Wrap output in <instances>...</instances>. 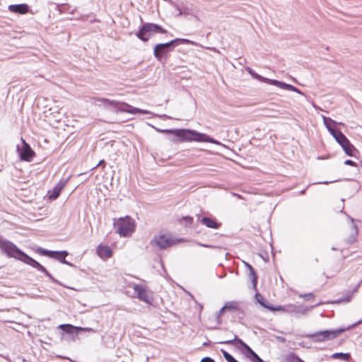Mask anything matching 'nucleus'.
<instances>
[{
  "label": "nucleus",
  "mask_w": 362,
  "mask_h": 362,
  "mask_svg": "<svg viewBox=\"0 0 362 362\" xmlns=\"http://www.w3.org/2000/svg\"><path fill=\"white\" fill-rule=\"evenodd\" d=\"M0 249L7 254L9 257L16 258L24 263L37 269L38 271L43 272L49 279L57 284H59L49 272L38 262L29 257L20 249H18L13 243L4 239L0 235Z\"/></svg>",
  "instance_id": "1"
},
{
  "label": "nucleus",
  "mask_w": 362,
  "mask_h": 362,
  "mask_svg": "<svg viewBox=\"0 0 362 362\" xmlns=\"http://www.w3.org/2000/svg\"><path fill=\"white\" fill-rule=\"evenodd\" d=\"M163 132L173 134L180 139V142L184 141H198V142H209L215 144H220V143L214 139L210 137L206 134L200 133L196 130L187 129H166L162 130Z\"/></svg>",
  "instance_id": "2"
},
{
  "label": "nucleus",
  "mask_w": 362,
  "mask_h": 362,
  "mask_svg": "<svg viewBox=\"0 0 362 362\" xmlns=\"http://www.w3.org/2000/svg\"><path fill=\"white\" fill-rule=\"evenodd\" d=\"M116 233L121 237L130 236L135 230V223L133 218L127 216L119 218L114 222Z\"/></svg>",
  "instance_id": "3"
},
{
  "label": "nucleus",
  "mask_w": 362,
  "mask_h": 362,
  "mask_svg": "<svg viewBox=\"0 0 362 362\" xmlns=\"http://www.w3.org/2000/svg\"><path fill=\"white\" fill-rule=\"evenodd\" d=\"M190 41L187 39L177 38L166 43H160L156 45L153 50V54L158 59H160L163 56L173 50V49L181 43H189Z\"/></svg>",
  "instance_id": "4"
},
{
  "label": "nucleus",
  "mask_w": 362,
  "mask_h": 362,
  "mask_svg": "<svg viewBox=\"0 0 362 362\" xmlns=\"http://www.w3.org/2000/svg\"><path fill=\"white\" fill-rule=\"evenodd\" d=\"M167 30L158 24L151 23H144L136 33L138 38L144 42H147L150 37L155 33H166Z\"/></svg>",
  "instance_id": "5"
},
{
  "label": "nucleus",
  "mask_w": 362,
  "mask_h": 362,
  "mask_svg": "<svg viewBox=\"0 0 362 362\" xmlns=\"http://www.w3.org/2000/svg\"><path fill=\"white\" fill-rule=\"evenodd\" d=\"M220 343L235 346H236V344H238L248 353L247 357L252 362H264V361L247 344H245L242 339H239L236 335L232 339L221 341Z\"/></svg>",
  "instance_id": "6"
},
{
  "label": "nucleus",
  "mask_w": 362,
  "mask_h": 362,
  "mask_svg": "<svg viewBox=\"0 0 362 362\" xmlns=\"http://www.w3.org/2000/svg\"><path fill=\"white\" fill-rule=\"evenodd\" d=\"M345 329H329L315 332L310 335V338L316 342L325 341L335 339L339 334L342 333Z\"/></svg>",
  "instance_id": "7"
},
{
  "label": "nucleus",
  "mask_w": 362,
  "mask_h": 362,
  "mask_svg": "<svg viewBox=\"0 0 362 362\" xmlns=\"http://www.w3.org/2000/svg\"><path fill=\"white\" fill-rule=\"evenodd\" d=\"M98 100L103 102V103L104 105H109L113 107L118 108L122 112H129L132 114H136V113H141V114H144V115L151 114V112L148 110H141V109L136 108V107H133L128 104H124V105L125 107H127V108L120 107L119 103L115 101V100H110L109 99H106V98L98 99Z\"/></svg>",
  "instance_id": "8"
},
{
  "label": "nucleus",
  "mask_w": 362,
  "mask_h": 362,
  "mask_svg": "<svg viewBox=\"0 0 362 362\" xmlns=\"http://www.w3.org/2000/svg\"><path fill=\"white\" fill-rule=\"evenodd\" d=\"M136 297L141 301L151 304L153 300L152 293L143 284H134L133 287Z\"/></svg>",
  "instance_id": "9"
},
{
  "label": "nucleus",
  "mask_w": 362,
  "mask_h": 362,
  "mask_svg": "<svg viewBox=\"0 0 362 362\" xmlns=\"http://www.w3.org/2000/svg\"><path fill=\"white\" fill-rule=\"evenodd\" d=\"M180 241V240H174L165 235H159L154 236L153 239L151 240V243L152 245H156L160 249H166L167 247H171L175 245L176 243Z\"/></svg>",
  "instance_id": "10"
},
{
  "label": "nucleus",
  "mask_w": 362,
  "mask_h": 362,
  "mask_svg": "<svg viewBox=\"0 0 362 362\" xmlns=\"http://www.w3.org/2000/svg\"><path fill=\"white\" fill-rule=\"evenodd\" d=\"M21 140L23 142V147L20 151V158L23 160L30 161L35 156V152L23 139H21Z\"/></svg>",
  "instance_id": "11"
},
{
  "label": "nucleus",
  "mask_w": 362,
  "mask_h": 362,
  "mask_svg": "<svg viewBox=\"0 0 362 362\" xmlns=\"http://www.w3.org/2000/svg\"><path fill=\"white\" fill-rule=\"evenodd\" d=\"M308 309L301 306L289 304L285 305L284 312L288 313H293L296 317L305 315Z\"/></svg>",
  "instance_id": "12"
},
{
  "label": "nucleus",
  "mask_w": 362,
  "mask_h": 362,
  "mask_svg": "<svg viewBox=\"0 0 362 362\" xmlns=\"http://www.w3.org/2000/svg\"><path fill=\"white\" fill-rule=\"evenodd\" d=\"M9 11L19 14H25L29 12V6L26 4H11L8 6Z\"/></svg>",
  "instance_id": "13"
},
{
  "label": "nucleus",
  "mask_w": 362,
  "mask_h": 362,
  "mask_svg": "<svg viewBox=\"0 0 362 362\" xmlns=\"http://www.w3.org/2000/svg\"><path fill=\"white\" fill-rule=\"evenodd\" d=\"M67 183V180H61L57 185L54 187L52 193L49 197L51 199H56L59 196L62 189L65 187Z\"/></svg>",
  "instance_id": "14"
},
{
  "label": "nucleus",
  "mask_w": 362,
  "mask_h": 362,
  "mask_svg": "<svg viewBox=\"0 0 362 362\" xmlns=\"http://www.w3.org/2000/svg\"><path fill=\"white\" fill-rule=\"evenodd\" d=\"M246 70L251 75V76L253 78H255L261 82L267 83H269V84L273 85V86H274V82H276V79H270L268 78H265V77L257 74L250 67H247Z\"/></svg>",
  "instance_id": "15"
},
{
  "label": "nucleus",
  "mask_w": 362,
  "mask_h": 362,
  "mask_svg": "<svg viewBox=\"0 0 362 362\" xmlns=\"http://www.w3.org/2000/svg\"><path fill=\"white\" fill-rule=\"evenodd\" d=\"M274 86H276L282 89L296 92L300 95H304L303 93L300 90L297 88L296 87H295L291 84L286 83L282 81H279L276 80V82H274Z\"/></svg>",
  "instance_id": "16"
},
{
  "label": "nucleus",
  "mask_w": 362,
  "mask_h": 362,
  "mask_svg": "<svg viewBox=\"0 0 362 362\" xmlns=\"http://www.w3.org/2000/svg\"><path fill=\"white\" fill-rule=\"evenodd\" d=\"M200 221L202 224L210 228L217 229L221 226V223H218L215 218L209 217H203Z\"/></svg>",
  "instance_id": "17"
},
{
  "label": "nucleus",
  "mask_w": 362,
  "mask_h": 362,
  "mask_svg": "<svg viewBox=\"0 0 362 362\" xmlns=\"http://www.w3.org/2000/svg\"><path fill=\"white\" fill-rule=\"evenodd\" d=\"M97 253L102 258H109L112 256L110 247L105 245H99L97 248Z\"/></svg>",
  "instance_id": "18"
},
{
  "label": "nucleus",
  "mask_w": 362,
  "mask_h": 362,
  "mask_svg": "<svg viewBox=\"0 0 362 362\" xmlns=\"http://www.w3.org/2000/svg\"><path fill=\"white\" fill-rule=\"evenodd\" d=\"M245 264L250 272L249 277L252 281V287L255 290H257V276L256 274L255 270L250 264L245 262Z\"/></svg>",
  "instance_id": "19"
},
{
  "label": "nucleus",
  "mask_w": 362,
  "mask_h": 362,
  "mask_svg": "<svg viewBox=\"0 0 362 362\" xmlns=\"http://www.w3.org/2000/svg\"><path fill=\"white\" fill-rule=\"evenodd\" d=\"M239 308L238 302L235 301H228L225 303L223 305V309L229 311H235L238 310Z\"/></svg>",
  "instance_id": "20"
},
{
  "label": "nucleus",
  "mask_w": 362,
  "mask_h": 362,
  "mask_svg": "<svg viewBox=\"0 0 362 362\" xmlns=\"http://www.w3.org/2000/svg\"><path fill=\"white\" fill-rule=\"evenodd\" d=\"M349 219H350L351 222L352 223L351 231H352L353 234L351 235L350 238L348 240V243H352L353 242L355 241V237L358 234V228H357V226L355 224H354V218L349 217Z\"/></svg>",
  "instance_id": "21"
},
{
  "label": "nucleus",
  "mask_w": 362,
  "mask_h": 362,
  "mask_svg": "<svg viewBox=\"0 0 362 362\" xmlns=\"http://www.w3.org/2000/svg\"><path fill=\"white\" fill-rule=\"evenodd\" d=\"M54 254H53V256L52 258H55L56 259L59 260V262H62L65 257L69 255L68 252L64 250V251H54Z\"/></svg>",
  "instance_id": "22"
},
{
  "label": "nucleus",
  "mask_w": 362,
  "mask_h": 362,
  "mask_svg": "<svg viewBox=\"0 0 362 362\" xmlns=\"http://www.w3.org/2000/svg\"><path fill=\"white\" fill-rule=\"evenodd\" d=\"M343 148L344 152L349 156H352L353 150L355 149L354 146L350 143V141L346 142V144L341 145Z\"/></svg>",
  "instance_id": "23"
},
{
  "label": "nucleus",
  "mask_w": 362,
  "mask_h": 362,
  "mask_svg": "<svg viewBox=\"0 0 362 362\" xmlns=\"http://www.w3.org/2000/svg\"><path fill=\"white\" fill-rule=\"evenodd\" d=\"M59 327L61 329H62L64 332H65L66 333L72 334V333H74V332L75 330L77 331L78 327H74L71 325L66 324V325H61L59 326Z\"/></svg>",
  "instance_id": "24"
},
{
  "label": "nucleus",
  "mask_w": 362,
  "mask_h": 362,
  "mask_svg": "<svg viewBox=\"0 0 362 362\" xmlns=\"http://www.w3.org/2000/svg\"><path fill=\"white\" fill-rule=\"evenodd\" d=\"M351 356L348 353H346V354H344V353H334L332 355V358H334V359H340V360H342V361H349V359L350 358Z\"/></svg>",
  "instance_id": "25"
},
{
  "label": "nucleus",
  "mask_w": 362,
  "mask_h": 362,
  "mask_svg": "<svg viewBox=\"0 0 362 362\" xmlns=\"http://www.w3.org/2000/svg\"><path fill=\"white\" fill-rule=\"evenodd\" d=\"M334 139L337 141V142L340 144V146L349 141V139L341 132L340 133H337V136H335Z\"/></svg>",
  "instance_id": "26"
},
{
  "label": "nucleus",
  "mask_w": 362,
  "mask_h": 362,
  "mask_svg": "<svg viewBox=\"0 0 362 362\" xmlns=\"http://www.w3.org/2000/svg\"><path fill=\"white\" fill-rule=\"evenodd\" d=\"M221 351L227 362H239L230 354L221 349Z\"/></svg>",
  "instance_id": "27"
},
{
  "label": "nucleus",
  "mask_w": 362,
  "mask_h": 362,
  "mask_svg": "<svg viewBox=\"0 0 362 362\" xmlns=\"http://www.w3.org/2000/svg\"><path fill=\"white\" fill-rule=\"evenodd\" d=\"M352 295H353V293L349 291L347 292L346 295L344 297L341 298L335 301V303H348V302H349L351 300Z\"/></svg>",
  "instance_id": "28"
},
{
  "label": "nucleus",
  "mask_w": 362,
  "mask_h": 362,
  "mask_svg": "<svg viewBox=\"0 0 362 362\" xmlns=\"http://www.w3.org/2000/svg\"><path fill=\"white\" fill-rule=\"evenodd\" d=\"M37 252L42 255L48 256L49 257H52L53 256V254L55 253L54 251L47 250L42 247H39Z\"/></svg>",
  "instance_id": "29"
},
{
  "label": "nucleus",
  "mask_w": 362,
  "mask_h": 362,
  "mask_svg": "<svg viewBox=\"0 0 362 362\" xmlns=\"http://www.w3.org/2000/svg\"><path fill=\"white\" fill-rule=\"evenodd\" d=\"M323 119V123L325 125L326 128L328 129V127H332V124H336V122L332 119L329 117H327L325 116H322Z\"/></svg>",
  "instance_id": "30"
},
{
  "label": "nucleus",
  "mask_w": 362,
  "mask_h": 362,
  "mask_svg": "<svg viewBox=\"0 0 362 362\" xmlns=\"http://www.w3.org/2000/svg\"><path fill=\"white\" fill-rule=\"evenodd\" d=\"M262 305L264 306V308H269L270 310H272V311H283V312H284L285 305H284V306L279 305L277 307H273V306H268L267 305H266L264 303H262Z\"/></svg>",
  "instance_id": "31"
},
{
  "label": "nucleus",
  "mask_w": 362,
  "mask_h": 362,
  "mask_svg": "<svg viewBox=\"0 0 362 362\" xmlns=\"http://www.w3.org/2000/svg\"><path fill=\"white\" fill-rule=\"evenodd\" d=\"M300 298H304L307 301H312L315 299V296L312 293L300 295Z\"/></svg>",
  "instance_id": "32"
},
{
  "label": "nucleus",
  "mask_w": 362,
  "mask_h": 362,
  "mask_svg": "<svg viewBox=\"0 0 362 362\" xmlns=\"http://www.w3.org/2000/svg\"><path fill=\"white\" fill-rule=\"evenodd\" d=\"M226 310V309H223V307L216 313V321H217V323L218 325H221L222 321H221V315H223V312Z\"/></svg>",
  "instance_id": "33"
},
{
  "label": "nucleus",
  "mask_w": 362,
  "mask_h": 362,
  "mask_svg": "<svg viewBox=\"0 0 362 362\" xmlns=\"http://www.w3.org/2000/svg\"><path fill=\"white\" fill-rule=\"evenodd\" d=\"M329 132L333 136L334 138L337 136V133H340L341 131L335 129L333 127H328Z\"/></svg>",
  "instance_id": "34"
},
{
  "label": "nucleus",
  "mask_w": 362,
  "mask_h": 362,
  "mask_svg": "<svg viewBox=\"0 0 362 362\" xmlns=\"http://www.w3.org/2000/svg\"><path fill=\"white\" fill-rule=\"evenodd\" d=\"M290 362H305V361H303L301 358H300L298 356L293 355L291 356Z\"/></svg>",
  "instance_id": "35"
},
{
  "label": "nucleus",
  "mask_w": 362,
  "mask_h": 362,
  "mask_svg": "<svg viewBox=\"0 0 362 362\" xmlns=\"http://www.w3.org/2000/svg\"><path fill=\"white\" fill-rule=\"evenodd\" d=\"M78 330H80V331L83 330V331H87V332H95L94 329H92V328H90V327H84L83 328V327H77V331H78Z\"/></svg>",
  "instance_id": "36"
},
{
  "label": "nucleus",
  "mask_w": 362,
  "mask_h": 362,
  "mask_svg": "<svg viewBox=\"0 0 362 362\" xmlns=\"http://www.w3.org/2000/svg\"><path fill=\"white\" fill-rule=\"evenodd\" d=\"M183 220L186 222V224H189V225H190L193 221V218L189 216L184 217Z\"/></svg>",
  "instance_id": "37"
},
{
  "label": "nucleus",
  "mask_w": 362,
  "mask_h": 362,
  "mask_svg": "<svg viewBox=\"0 0 362 362\" xmlns=\"http://www.w3.org/2000/svg\"><path fill=\"white\" fill-rule=\"evenodd\" d=\"M344 164L347 165L356 166V163L351 160H345Z\"/></svg>",
  "instance_id": "38"
},
{
  "label": "nucleus",
  "mask_w": 362,
  "mask_h": 362,
  "mask_svg": "<svg viewBox=\"0 0 362 362\" xmlns=\"http://www.w3.org/2000/svg\"><path fill=\"white\" fill-rule=\"evenodd\" d=\"M201 362H215L214 359L210 357H204L201 360Z\"/></svg>",
  "instance_id": "39"
},
{
  "label": "nucleus",
  "mask_w": 362,
  "mask_h": 362,
  "mask_svg": "<svg viewBox=\"0 0 362 362\" xmlns=\"http://www.w3.org/2000/svg\"><path fill=\"white\" fill-rule=\"evenodd\" d=\"M277 339L278 341H281V342H285L286 341V339L283 337H277Z\"/></svg>",
  "instance_id": "40"
},
{
  "label": "nucleus",
  "mask_w": 362,
  "mask_h": 362,
  "mask_svg": "<svg viewBox=\"0 0 362 362\" xmlns=\"http://www.w3.org/2000/svg\"><path fill=\"white\" fill-rule=\"evenodd\" d=\"M199 245L202 246V247H210V248L214 247V246L209 245H205V244H201V243H199Z\"/></svg>",
  "instance_id": "41"
},
{
  "label": "nucleus",
  "mask_w": 362,
  "mask_h": 362,
  "mask_svg": "<svg viewBox=\"0 0 362 362\" xmlns=\"http://www.w3.org/2000/svg\"><path fill=\"white\" fill-rule=\"evenodd\" d=\"M62 263L65 264H67V265H69V266H73V264H71V263H69V262H68L66 260V259H64L62 262Z\"/></svg>",
  "instance_id": "42"
},
{
  "label": "nucleus",
  "mask_w": 362,
  "mask_h": 362,
  "mask_svg": "<svg viewBox=\"0 0 362 362\" xmlns=\"http://www.w3.org/2000/svg\"><path fill=\"white\" fill-rule=\"evenodd\" d=\"M105 161H104L103 160H100V161L98 163V164L97 165V166H99V165H103V166H105Z\"/></svg>",
  "instance_id": "43"
},
{
  "label": "nucleus",
  "mask_w": 362,
  "mask_h": 362,
  "mask_svg": "<svg viewBox=\"0 0 362 362\" xmlns=\"http://www.w3.org/2000/svg\"><path fill=\"white\" fill-rule=\"evenodd\" d=\"M209 343H210L209 341V342H204V343L203 344V345H204V346H208V345L209 344Z\"/></svg>",
  "instance_id": "44"
},
{
  "label": "nucleus",
  "mask_w": 362,
  "mask_h": 362,
  "mask_svg": "<svg viewBox=\"0 0 362 362\" xmlns=\"http://www.w3.org/2000/svg\"><path fill=\"white\" fill-rule=\"evenodd\" d=\"M235 196H237L239 199H241L242 197L239 194H234Z\"/></svg>",
  "instance_id": "45"
},
{
  "label": "nucleus",
  "mask_w": 362,
  "mask_h": 362,
  "mask_svg": "<svg viewBox=\"0 0 362 362\" xmlns=\"http://www.w3.org/2000/svg\"><path fill=\"white\" fill-rule=\"evenodd\" d=\"M90 21L91 23H93V22H95V21H96V20H95V19H91Z\"/></svg>",
  "instance_id": "46"
},
{
  "label": "nucleus",
  "mask_w": 362,
  "mask_h": 362,
  "mask_svg": "<svg viewBox=\"0 0 362 362\" xmlns=\"http://www.w3.org/2000/svg\"><path fill=\"white\" fill-rule=\"evenodd\" d=\"M332 250H337V248H335V247H332Z\"/></svg>",
  "instance_id": "47"
},
{
  "label": "nucleus",
  "mask_w": 362,
  "mask_h": 362,
  "mask_svg": "<svg viewBox=\"0 0 362 362\" xmlns=\"http://www.w3.org/2000/svg\"><path fill=\"white\" fill-rule=\"evenodd\" d=\"M305 192V190H303L300 192L301 194H303Z\"/></svg>",
  "instance_id": "48"
}]
</instances>
